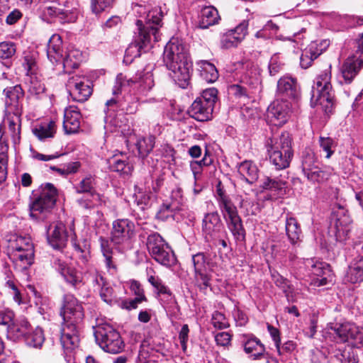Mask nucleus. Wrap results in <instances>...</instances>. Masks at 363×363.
Masks as SVG:
<instances>
[{
	"instance_id": "31",
	"label": "nucleus",
	"mask_w": 363,
	"mask_h": 363,
	"mask_svg": "<svg viewBox=\"0 0 363 363\" xmlns=\"http://www.w3.org/2000/svg\"><path fill=\"white\" fill-rule=\"evenodd\" d=\"M286 234L292 245L299 242L303 236L301 225L298 220L288 213L285 220Z\"/></svg>"
},
{
	"instance_id": "38",
	"label": "nucleus",
	"mask_w": 363,
	"mask_h": 363,
	"mask_svg": "<svg viewBox=\"0 0 363 363\" xmlns=\"http://www.w3.org/2000/svg\"><path fill=\"white\" fill-rule=\"evenodd\" d=\"M21 113H8L5 122L8 124L9 130L14 144L19 143L21 140Z\"/></svg>"
},
{
	"instance_id": "21",
	"label": "nucleus",
	"mask_w": 363,
	"mask_h": 363,
	"mask_svg": "<svg viewBox=\"0 0 363 363\" xmlns=\"http://www.w3.org/2000/svg\"><path fill=\"white\" fill-rule=\"evenodd\" d=\"M81 327L63 325L61 329L60 343L62 349L69 358L78 347L80 342Z\"/></svg>"
},
{
	"instance_id": "35",
	"label": "nucleus",
	"mask_w": 363,
	"mask_h": 363,
	"mask_svg": "<svg viewBox=\"0 0 363 363\" xmlns=\"http://www.w3.org/2000/svg\"><path fill=\"white\" fill-rule=\"evenodd\" d=\"M201 78L208 83L215 82L218 79V72L216 66L207 60L197 62Z\"/></svg>"
},
{
	"instance_id": "4",
	"label": "nucleus",
	"mask_w": 363,
	"mask_h": 363,
	"mask_svg": "<svg viewBox=\"0 0 363 363\" xmlns=\"http://www.w3.org/2000/svg\"><path fill=\"white\" fill-rule=\"evenodd\" d=\"M330 79V67L317 76L311 90V106L319 108L326 114L331 113L334 107V94Z\"/></svg>"
},
{
	"instance_id": "46",
	"label": "nucleus",
	"mask_w": 363,
	"mask_h": 363,
	"mask_svg": "<svg viewBox=\"0 0 363 363\" xmlns=\"http://www.w3.org/2000/svg\"><path fill=\"white\" fill-rule=\"evenodd\" d=\"M24 341L30 347L40 348L45 341V336L42 328L38 327L32 332L29 330Z\"/></svg>"
},
{
	"instance_id": "24",
	"label": "nucleus",
	"mask_w": 363,
	"mask_h": 363,
	"mask_svg": "<svg viewBox=\"0 0 363 363\" xmlns=\"http://www.w3.org/2000/svg\"><path fill=\"white\" fill-rule=\"evenodd\" d=\"M240 81L252 88H257L260 84V74L258 68L252 62H246L240 65Z\"/></svg>"
},
{
	"instance_id": "48",
	"label": "nucleus",
	"mask_w": 363,
	"mask_h": 363,
	"mask_svg": "<svg viewBox=\"0 0 363 363\" xmlns=\"http://www.w3.org/2000/svg\"><path fill=\"white\" fill-rule=\"evenodd\" d=\"M335 357L340 363H357L358 357L355 351L350 347H345L344 349L336 350Z\"/></svg>"
},
{
	"instance_id": "12",
	"label": "nucleus",
	"mask_w": 363,
	"mask_h": 363,
	"mask_svg": "<svg viewBox=\"0 0 363 363\" xmlns=\"http://www.w3.org/2000/svg\"><path fill=\"white\" fill-rule=\"evenodd\" d=\"M60 315L63 319V325L81 327L84 317V308L73 295L66 294L63 297Z\"/></svg>"
},
{
	"instance_id": "6",
	"label": "nucleus",
	"mask_w": 363,
	"mask_h": 363,
	"mask_svg": "<svg viewBox=\"0 0 363 363\" xmlns=\"http://www.w3.org/2000/svg\"><path fill=\"white\" fill-rule=\"evenodd\" d=\"M62 45L61 36L58 34L52 35L48 43V57L52 64L62 63L65 72H71L79 67L82 60V54L77 49H69L63 57Z\"/></svg>"
},
{
	"instance_id": "57",
	"label": "nucleus",
	"mask_w": 363,
	"mask_h": 363,
	"mask_svg": "<svg viewBox=\"0 0 363 363\" xmlns=\"http://www.w3.org/2000/svg\"><path fill=\"white\" fill-rule=\"evenodd\" d=\"M239 43H240V40L231 30L224 33L220 40L221 47L225 49L237 47Z\"/></svg>"
},
{
	"instance_id": "33",
	"label": "nucleus",
	"mask_w": 363,
	"mask_h": 363,
	"mask_svg": "<svg viewBox=\"0 0 363 363\" xmlns=\"http://www.w3.org/2000/svg\"><path fill=\"white\" fill-rule=\"evenodd\" d=\"M30 324L27 320H21L13 323L6 330V337L12 341H18L25 339L30 329Z\"/></svg>"
},
{
	"instance_id": "55",
	"label": "nucleus",
	"mask_w": 363,
	"mask_h": 363,
	"mask_svg": "<svg viewBox=\"0 0 363 363\" xmlns=\"http://www.w3.org/2000/svg\"><path fill=\"white\" fill-rule=\"evenodd\" d=\"M135 192L133 194L134 202L140 208L144 209L148 206L150 201V196L148 193L143 191L137 185L134 186Z\"/></svg>"
},
{
	"instance_id": "26",
	"label": "nucleus",
	"mask_w": 363,
	"mask_h": 363,
	"mask_svg": "<svg viewBox=\"0 0 363 363\" xmlns=\"http://www.w3.org/2000/svg\"><path fill=\"white\" fill-rule=\"evenodd\" d=\"M48 241L54 249H62L67 241L65 226L62 223L55 224L48 230Z\"/></svg>"
},
{
	"instance_id": "64",
	"label": "nucleus",
	"mask_w": 363,
	"mask_h": 363,
	"mask_svg": "<svg viewBox=\"0 0 363 363\" xmlns=\"http://www.w3.org/2000/svg\"><path fill=\"white\" fill-rule=\"evenodd\" d=\"M192 262L194 267V272H201L205 271L206 259L203 253L199 252L192 256Z\"/></svg>"
},
{
	"instance_id": "34",
	"label": "nucleus",
	"mask_w": 363,
	"mask_h": 363,
	"mask_svg": "<svg viewBox=\"0 0 363 363\" xmlns=\"http://www.w3.org/2000/svg\"><path fill=\"white\" fill-rule=\"evenodd\" d=\"M244 351L248 354H251L253 359H261L265 352V347L259 339L252 336L243 340Z\"/></svg>"
},
{
	"instance_id": "51",
	"label": "nucleus",
	"mask_w": 363,
	"mask_h": 363,
	"mask_svg": "<svg viewBox=\"0 0 363 363\" xmlns=\"http://www.w3.org/2000/svg\"><path fill=\"white\" fill-rule=\"evenodd\" d=\"M286 182L279 177L272 178L267 177L264 179L261 187L263 189L279 191L285 188Z\"/></svg>"
},
{
	"instance_id": "37",
	"label": "nucleus",
	"mask_w": 363,
	"mask_h": 363,
	"mask_svg": "<svg viewBox=\"0 0 363 363\" xmlns=\"http://www.w3.org/2000/svg\"><path fill=\"white\" fill-rule=\"evenodd\" d=\"M219 20L220 16L217 9L213 6H206L201 11L199 27L203 29L208 28L218 23Z\"/></svg>"
},
{
	"instance_id": "49",
	"label": "nucleus",
	"mask_w": 363,
	"mask_h": 363,
	"mask_svg": "<svg viewBox=\"0 0 363 363\" xmlns=\"http://www.w3.org/2000/svg\"><path fill=\"white\" fill-rule=\"evenodd\" d=\"M155 144V137L149 135L146 138H142L138 140L137 146L140 157H145L152 150Z\"/></svg>"
},
{
	"instance_id": "3",
	"label": "nucleus",
	"mask_w": 363,
	"mask_h": 363,
	"mask_svg": "<svg viewBox=\"0 0 363 363\" xmlns=\"http://www.w3.org/2000/svg\"><path fill=\"white\" fill-rule=\"evenodd\" d=\"M265 146L270 163L276 169L281 170L289 167L294 152L291 139L287 132L279 135H273L266 140Z\"/></svg>"
},
{
	"instance_id": "56",
	"label": "nucleus",
	"mask_w": 363,
	"mask_h": 363,
	"mask_svg": "<svg viewBox=\"0 0 363 363\" xmlns=\"http://www.w3.org/2000/svg\"><path fill=\"white\" fill-rule=\"evenodd\" d=\"M198 99L213 110L215 103L218 99V90L215 88L206 89Z\"/></svg>"
},
{
	"instance_id": "62",
	"label": "nucleus",
	"mask_w": 363,
	"mask_h": 363,
	"mask_svg": "<svg viewBox=\"0 0 363 363\" xmlns=\"http://www.w3.org/2000/svg\"><path fill=\"white\" fill-rule=\"evenodd\" d=\"M211 321L213 325L220 330L229 327V323L225 316L218 311H215L213 313Z\"/></svg>"
},
{
	"instance_id": "59",
	"label": "nucleus",
	"mask_w": 363,
	"mask_h": 363,
	"mask_svg": "<svg viewBox=\"0 0 363 363\" xmlns=\"http://www.w3.org/2000/svg\"><path fill=\"white\" fill-rule=\"evenodd\" d=\"M319 144L323 150L326 153L325 157L330 158L334 153L333 148L336 147L334 140L329 137L319 138Z\"/></svg>"
},
{
	"instance_id": "63",
	"label": "nucleus",
	"mask_w": 363,
	"mask_h": 363,
	"mask_svg": "<svg viewBox=\"0 0 363 363\" xmlns=\"http://www.w3.org/2000/svg\"><path fill=\"white\" fill-rule=\"evenodd\" d=\"M45 85L36 77H31L28 85V91L30 94L38 95L45 91Z\"/></svg>"
},
{
	"instance_id": "7",
	"label": "nucleus",
	"mask_w": 363,
	"mask_h": 363,
	"mask_svg": "<svg viewBox=\"0 0 363 363\" xmlns=\"http://www.w3.org/2000/svg\"><path fill=\"white\" fill-rule=\"evenodd\" d=\"M154 85L152 74L149 72L139 77L136 75L133 78H128L120 73L116 77L112 92L113 95H117L121 92L123 88L128 86L132 88L133 94L141 99L142 97L147 96Z\"/></svg>"
},
{
	"instance_id": "32",
	"label": "nucleus",
	"mask_w": 363,
	"mask_h": 363,
	"mask_svg": "<svg viewBox=\"0 0 363 363\" xmlns=\"http://www.w3.org/2000/svg\"><path fill=\"white\" fill-rule=\"evenodd\" d=\"M239 178L248 184L255 183L259 177V170L257 165L252 161L245 160L238 166Z\"/></svg>"
},
{
	"instance_id": "61",
	"label": "nucleus",
	"mask_w": 363,
	"mask_h": 363,
	"mask_svg": "<svg viewBox=\"0 0 363 363\" xmlns=\"http://www.w3.org/2000/svg\"><path fill=\"white\" fill-rule=\"evenodd\" d=\"M211 162L212 159L208 155L207 152L201 160L191 162L190 167L194 175L196 177V174L201 172L202 166H208Z\"/></svg>"
},
{
	"instance_id": "17",
	"label": "nucleus",
	"mask_w": 363,
	"mask_h": 363,
	"mask_svg": "<svg viewBox=\"0 0 363 363\" xmlns=\"http://www.w3.org/2000/svg\"><path fill=\"white\" fill-rule=\"evenodd\" d=\"M334 213L336 214L337 218L332 232L337 241L343 242L347 240L351 230L352 219L343 204L336 203L334 207Z\"/></svg>"
},
{
	"instance_id": "8",
	"label": "nucleus",
	"mask_w": 363,
	"mask_h": 363,
	"mask_svg": "<svg viewBox=\"0 0 363 363\" xmlns=\"http://www.w3.org/2000/svg\"><path fill=\"white\" fill-rule=\"evenodd\" d=\"M8 252L23 268H27L33 263L34 246L30 237L11 235L8 239Z\"/></svg>"
},
{
	"instance_id": "20",
	"label": "nucleus",
	"mask_w": 363,
	"mask_h": 363,
	"mask_svg": "<svg viewBox=\"0 0 363 363\" xmlns=\"http://www.w3.org/2000/svg\"><path fill=\"white\" fill-rule=\"evenodd\" d=\"M84 80V77L79 76L72 77L68 79L67 86L73 100L84 102L91 95L92 89L89 82Z\"/></svg>"
},
{
	"instance_id": "36",
	"label": "nucleus",
	"mask_w": 363,
	"mask_h": 363,
	"mask_svg": "<svg viewBox=\"0 0 363 363\" xmlns=\"http://www.w3.org/2000/svg\"><path fill=\"white\" fill-rule=\"evenodd\" d=\"M16 52V45L11 41L0 43V62L7 68L12 66L13 58Z\"/></svg>"
},
{
	"instance_id": "40",
	"label": "nucleus",
	"mask_w": 363,
	"mask_h": 363,
	"mask_svg": "<svg viewBox=\"0 0 363 363\" xmlns=\"http://www.w3.org/2000/svg\"><path fill=\"white\" fill-rule=\"evenodd\" d=\"M323 50L317 47V44L312 43L307 48H306L300 57V65L302 68L307 69L309 67L313 61L321 55Z\"/></svg>"
},
{
	"instance_id": "45",
	"label": "nucleus",
	"mask_w": 363,
	"mask_h": 363,
	"mask_svg": "<svg viewBox=\"0 0 363 363\" xmlns=\"http://www.w3.org/2000/svg\"><path fill=\"white\" fill-rule=\"evenodd\" d=\"M152 257L156 262L165 267H171L174 265L177 261L174 254L169 245L167 246V248L164 247L162 250H159V252L152 256Z\"/></svg>"
},
{
	"instance_id": "11",
	"label": "nucleus",
	"mask_w": 363,
	"mask_h": 363,
	"mask_svg": "<svg viewBox=\"0 0 363 363\" xmlns=\"http://www.w3.org/2000/svg\"><path fill=\"white\" fill-rule=\"evenodd\" d=\"M218 207L225 220L228 227L235 238L242 241L245 238V230L242 220L238 215L237 207L230 197L218 201Z\"/></svg>"
},
{
	"instance_id": "15",
	"label": "nucleus",
	"mask_w": 363,
	"mask_h": 363,
	"mask_svg": "<svg viewBox=\"0 0 363 363\" xmlns=\"http://www.w3.org/2000/svg\"><path fill=\"white\" fill-rule=\"evenodd\" d=\"M135 227L133 221L128 218H120L112 223L111 241L114 245L129 243L135 236Z\"/></svg>"
},
{
	"instance_id": "47",
	"label": "nucleus",
	"mask_w": 363,
	"mask_h": 363,
	"mask_svg": "<svg viewBox=\"0 0 363 363\" xmlns=\"http://www.w3.org/2000/svg\"><path fill=\"white\" fill-rule=\"evenodd\" d=\"M108 167L111 171L128 174L131 172V167L124 158H120L118 155L108 160Z\"/></svg>"
},
{
	"instance_id": "5",
	"label": "nucleus",
	"mask_w": 363,
	"mask_h": 363,
	"mask_svg": "<svg viewBox=\"0 0 363 363\" xmlns=\"http://www.w3.org/2000/svg\"><path fill=\"white\" fill-rule=\"evenodd\" d=\"M57 190L51 183H45L33 191V201L29 205L30 215L37 220H45L53 208Z\"/></svg>"
},
{
	"instance_id": "42",
	"label": "nucleus",
	"mask_w": 363,
	"mask_h": 363,
	"mask_svg": "<svg viewBox=\"0 0 363 363\" xmlns=\"http://www.w3.org/2000/svg\"><path fill=\"white\" fill-rule=\"evenodd\" d=\"M9 145L7 140L4 138L2 128L0 126V184L5 181L7 171V151Z\"/></svg>"
},
{
	"instance_id": "29",
	"label": "nucleus",
	"mask_w": 363,
	"mask_h": 363,
	"mask_svg": "<svg viewBox=\"0 0 363 363\" xmlns=\"http://www.w3.org/2000/svg\"><path fill=\"white\" fill-rule=\"evenodd\" d=\"M357 55L346 59L341 67V74L346 83H350L363 66V62Z\"/></svg>"
},
{
	"instance_id": "10",
	"label": "nucleus",
	"mask_w": 363,
	"mask_h": 363,
	"mask_svg": "<svg viewBox=\"0 0 363 363\" xmlns=\"http://www.w3.org/2000/svg\"><path fill=\"white\" fill-rule=\"evenodd\" d=\"M218 207L225 220L228 227L235 238L242 241L245 238V230L242 220L238 215L237 207L230 197L218 201Z\"/></svg>"
},
{
	"instance_id": "58",
	"label": "nucleus",
	"mask_w": 363,
	"mask_h": 363,
	"mask_svg": "<svg viewBox=\"0 0 363 363\" xmlns=\"http://www.w3.org/2000/svg\"><path fill=\"white\" fill-rule=\"evenodd\" d=\"M99 294L102 300L110 305L118 302L113 289L108 283L99 289Z\"/></svg>"
},
{
	"instance_id": "19",
	"label": "nucleus",
	"mask_w": 363,
	"mask_h": 363,
	"mask_svg": "<svg viewBox=\"0 0 363 363\" xmlns=\"http://www.w3.org/2000/svg\"><path fill=\"white\" fill-rule=\"evenodd\" d=\"M53 266L65 281L73 288L79 289L84 284L82 273L69 266L65 261L57 258L53 262Z\"/></svg>"
},
{
	"instance_id": "54",
	"label": "nucleus",
	"mask_w": 363,
	"mask_h": 363,
	"mask_svg": "<svg viewBox=\"0 0 363 363\" xmlns=\"http://www.w3.org/2000/svg\"><path fill=\"white\" fill-rule=\"evenodd\" d=\"M347 278L351 283H357L363 281V267L354 262L349 267Z\"/></svg>"
},
{
	"instance_id": "9",
	"label": "nucleus",
	"mask_w": 363,
	"mask_h": 363,
	"mask_svg": "<svg viewBox=\"0 0 363 363\" xmlns=\"http://www.w3.org/2000/svg\"><path fill=\"white\" fill-rule=\"evenodd\" d=\"M96 340L106 352L117 354L123 351L124 343L118 332L109 324L97 326L94 333Z\"/></svg>"
},
{
	"instance_id": "50",
	"label": "nucleus",
	"mask_w": 363,
	"mask_h": 363,
	"mask_svg": "<svg viewBox=\"0 0 363 363\" xmlns=\"http://www.w3.org/2000/svg\"><path fill=\"white\" fill-rule=\"evenodd\" d=\"M85 275L88 281L96 287V289H100L107 282L104 277L95 268L90 267L85 272Z\"/></svg>"
},
{
	"instance_id": "14",
	"label": "nucleus",
	"mask_w": 363,
	"mask_h": 363,
	"mask_svg": "<svg viewBox=\"0 0 363 363\" xmlns=\"http://www.w3.org/2000/svg\"><path fill=\"white\" fill-rule=\"evenodd\" d=\"M330 330V334L335 336L337 342H350L354 346L363 345V328L354 324L350 323L332 324Z\"/></svg>"
},
{
	"instance_id": "43",
	"label": "nucleus",
	"mask_w": 363,
	"mask_h": 363,
	"mask_svg": "<svg viewBox=\"0 0 363 363\" xmlns=\"http://www.w3.org/2000/svg\"><path fill=\"white\" fill-rule=\"evenodd\" d=\"M33 132L34 135L41 140L53 138L56 132L55 122L50 121L49 122L41 123L33 130Z\"/></svg>"
},
{
	"instance_id": "1",
	"label": "nucleus",
	"mask_w": 363,
	"mask_h": 363,
	"mask_svg": "<svg viewBox=\"0 0 363 363\" xmlns=\"http://www.w3.org/2000/svg\"><path fill=\"white\" fill-rule=\"evenodd\" d=\"M163 61L175 83L183 89L187 87L191 78L192 63L186 46L182 40L177 38L169 40L164 47Z\"/></svg>"
},
{
	"instance_id": "60",
	"label": "nucleus",
	"mask_w": 363,
	"mask_h": 363,
	"mask_svg": "<svg viewBox=\"0 0 363 363\" xmlns=\"http://www.w3.org/2000/svg\"><path fill=\"white\" fill-rule=\"evenodd\" d=\"M148 281L157 291L159 294H171L170 290L163 284L162 281L157 276L150 275Z\"/></svg>"
},
{
	"instance_id": "28",
	"label": "nucleus",
	"mask_w": 363,
	"mask_h": 363,
	"mask_svg": "<svg viewBox=\"0 0 363 363\" xmlns=\"http://www.w3.org/2000/svg\"><path fill=\"white\" fill-rule=\"evenodd\" d=\"M64 5L67 9H62L55 5H45L42 9V15L44 18L48 21H52L53 20H58L60 23H65L68 21L69 16L71 13L69 7L66 5L67 1L63 2Z\"/></svg>"
},
{
	"instance_id": "18",
	"label": "nucleus",
	"mask_w": 363,
	"mask_h": 363,
	"mask_svg": "<svg viewBox=\"0 0 363 363\" xmlns=\"http://www.w3.org/2000/svg\"><path fill=\"white\" fill-rule=\"evenodd\" d=\"M291 104L286 99H276L269 106L267 112V118L274 125L281 126L290 118Z\"/></svg>"
},
{
	"instance_id": "23",
	"label": "nucleus",
	"mask_w": 363,
	"mask_h": 363,
	"mask_svg": "<svg viewBox=\"0 0 363 363\" xmlns=\"http://www.w3.org/2000/svg\"><path fill=\"white\" fill-rule=\"evenodd\" d=\"M223 228V225L217 212L205 214L202 220V233L207 241L216 240Z\"/></svg>"
},
{
	"instance_id": "39",
	"label": "nucleus",
	"mask_w": 363,
	"mask_h": 363,
	"mask_svg": "<svg viewBox=\"0 0 363 363\" xmlns=\"http://www.w3.org/2000/svg\"><path fill=\"white\" fill-rule=\"evenodd\" d=\"M96 185L95 177L89 174L75 185L74 189L77 194H84L88 196L94 197L98 195L96 191Z\"/></svg>"
},
{
	"instance_id": "44",
	"label": "nucleus",
	"mask_w": 363,
	"mask_h": 363,
	"mask_svg": "<svg viewBox=\"0 0 363 363\" xmlns=\"http://www.w3.org/2000/svg\"><path fill=\"white\" fill-rule=\"evenodd\" d=\"M146 245L151 256L155 255L159 250H162V248H167L168 245L162 237L157 233H154L148 235Z\"/></svg>"
},
{
	"instance_id": "2",
	"label": "nucleus",
	"mask_w": 363,
	"mask_h": 363,
	"mask_svg": "<svg viewBox=\"0 0 363 363\" xmlns=\"http://www.w3.org/2000/svg\"><path fill=\"white\" fill-rule=\"evenodd\" d=\"M162 12L161 8L156 7L150 11L145 19L137 20L136 31L132 42L125 50V55L138 57L143 50L152 47V43L160 40V28L162 27Z\"/></svg>"
},
{
	"instance_id": "52",
	"label": "nucleus",
	"mask_w": 363,
	"mask_h": 363,
	"mask_svg": "<svg viewBox=\"0 0 363 363\" xmlns=\"http://www.w3.org/2000/svg\"><path fill=\"white\" fill-rule=\"evenodd\" d=\"M308 180L313 183H321L327 180L329 174L327 172L321 170L318 166L313 167L311 170L303 173Z\"/></svg>"
},
{
	"instance_id": "25",
	"label": "nucleus",
	"mask_w": 363,
	"mask_h": 363,
	"mask_svg": "<svg viewBox=\"0 0 363 363\" xmlns=\"http://www.w3.org/2000/svg\"><path fill=\"white\" fill-rule=\"evenodd\" d=\"M277 92L284 97L297 99L300 94V90L296 79L289 76L281 77L277 82Z\"/></svg>"
},
{
	"instance_id": "16",
	"label": "nucleus",
	"mask_w": 363,
	"mask_h": 363,
	"mask_svg": "<svg viewBox=\"0 0 363 363\" xmlns=\"http://www.w3.org/2000/svg\"><path fill=\"white\" fill-rule=\"evenodd\" d=\"M306 265L310 271L311 284L315 286H323L333 282L334 274L327 263L308 260Z\"/></svg>"
},
{
	"instance_id": "30",
	"label": "nucleus",
	"mask_w": 363,
	"mask_h": 363,
	"mask_svg": "<svg viewBox=\"0 0 363 363\" xmlns=\"http://www.w3.org/2000/svg\"><path fill=\"white\" fill-rule=\"evenodd\" d=\"M188 113L191 117L199 121H206L211 118L213 109L201 99L196 98L190 106Z\"/></svg>"
},
{
	"instance_id": "22",
	"label": "nucleus",
	"mask_w": 363,
	"mask_h": 363,
	"mask_svg": "<svg viewBox=\"0 0 363 363\" xmlns=\"http://www.w3.org/2000/svg\"><path fill=\"white\" fill-rule=\"evenodd\" d=\"M7 113H21L24 92L20 85L7 87L4 90Z\"/></svg>"
},
{
	"instance_id": "13",
	"label": "nucleus",
	"mask_w": 363,
	"mask_h": 363,
	"mask_svg": "<svg viewBox=\"0 0 363 363\" xmlns=\"http://www.w3.org/2000/svg\"><path fill=\"white\" fill-rule=\"evenodd\" d=\"M116 97L108 100L106 102L104 108L105 120L107 121L109 118L115 116V113L121 111L126 114H134L138 111V101L140 100L131 93L125 94L122 98L117 95Z\"/></svg>"
},
{
	"instance_id": "27",
	"label": "nucleus",
	"mask_w": 363,
	"mask_h": 363,
	"mask_svg": "<svg viewBox=\"0 0 363 363\" xmlns=\"http://www.w3.org/2000/svg\"><path fill=\"white\" fill-rule=\"evenodd\" d=\"M81 113L79 111L73 106H69L65 110L63 128L67 134L77 133L80 128Z\"/></svg>"
},
{
	"instance_id": "53",
	"label": "nucleus",
	"mask_w": 363,
	"mask_h": 363,
	"mask_svg": "<svg viewBox=\"0 0 363 363\" xmlns=\"http://www.w3.org/2000/svg\"><path fill=\"white\" fill-rule=\"evenodd\" d=\"M318 160L314 152L311 150H306L302 155V171L303 173L311 170L313 167H315Z\"/></svg>"
},
{
	"instance_id": "41",
	"label": "nucleus",
	"mask_w": 363,
	"mask_h": 363,
	"mask_svg": "<svg viewBox=\"0 0 363 363\" xmlns=\"http://www.w3.org/2000/svg\"><path fill=\"white\" fill-rule=\"evenodd\" d=\"M182 209L181 203L178 201H172L171 202H165L161 206L157 213L156 218L162 221L169 218H174V213Z\"/></svg>"
}]
</instances>
